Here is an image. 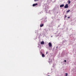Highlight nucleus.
Masks as SVG:
<instances>
[{
	"instance_id": "423d86ee",
	"label": "nucleus",
	"mask_w": 76,
	"mask_h": 76,
	"mask_svg": "<svg viewBox=\"0 0 76 76\" xmlns=\"http://www.w3.org/2000/svg\"><path fill=\"white\" fill-rule=\"evenodd\" d=\"M44 26L43 24H41L40 25V27H42V26Z\"/></svg>"
},
{
	"instance_id": "f03ea898",
	"label": "nucleus",
	"mask_w": 76,
	"mask_h": 76,
	"mask_svg": "<svg viewBox=\"0 0 76 76\" xmlns=\"http://www.w3.org/2000/svg\"><path fill=\"white\" fill-rule=\"evenodd\" d=\"M41 53L42 54V57H45V55H44V54H43L42 53V52H41Z\"/></svg>"
},
{
	"instance_id": "0eeeda50",
	"label": "nucleus",
	"mask_w": 76,
	"mask_h": 76,
	"mask_svg": "<svg viewBox=\"0 0 76 76\" xmlns=\"http://www.w3.org/2000/svg\"><path fill=\"white\" fill-rule=\"evenodd\" d=\"M64 7V4H62L60 5V7Z\"/></svg>"
},
{
	"instance_id": "39448f33",
	"label": "nucleus",
	"mask_w": 76,
	"mask_h": 76,
	"mask_svg": "<svg viewBox=\"0 0 76 76\" xmlns=\"http://www.w3.org/2000/svg\"><path fill=\"white\" fill-rule=\"evenodd\" d=\"M42 45V44H44V41H42L40 43Z\"/></svg>"
},
{
	"instance_id": "9d476101",
	"label": "nucleus",
	"mask_w": 76,
	"mask_h": 76,
	"mask_svg": "<svg viewBox=\"0 0 76 76\" xmlns=\"http://www.w3.org/2000/svg\"><path fill=\"white\" fill-rule=\"evenodd\" d=\"M34 1H39V0H34Z\"/></svg>"
},
{
	"instance_id": "2eb2a0df",
	"label": "nucleus",
	"mask_w": 76,
	"mask_h": 76,
	"mask_svg": "<svg viewBox=\"0 0 76 76\" xmlns=\"http://www.w3.org/2000/svg\"><path fill=\"white\" fill-rule=\"evenodd\" d=\"M67 18H68V19L70 18V17H67Z\"/></svg>"
},
{
	"instance_id": "1a4fd4ad",
	"label": "nucleus",
	"mask_w": 76,
	"mask_h": 76,
	"mask_svg": "<svg viewBox=\"0 0 76 76\" xmlns=\"http://www.w3.org/2000/svg\"><path fill=\"white\" fill-rule=\"evenodd\" d=\"M68 3L69 4H70V1H68Z\"/></svg>"
},
{
	"instance_id": "f257e3e1",
	"label": "nucleus",
	"mask_w": 76,
	"mask_h": 76,
	"mask_svg": "<svg viewBox=\"0 0 76 76\" xmlns=\"http://www.w3.org/2000/svg\"><path fill=\"white\" fill-rule=\"evenodd\" d=\"M48 45H49V47H52V45H51V43L50 42H49V43Z\"/></svg>"
},
{
	"instance_id": "f8f14e48",
	"label": "nucleus",
	"mask_w": 76,
	"mask_h": 76,
	"mask_svg": "<svg viewBox=\"0 0 76 76\" xmlns=\"http://www.w3.org/2000/svg\"><path fill=\"white\" fill-rule=\"evenodd\" d=\"M65 18H67V15H66L65 16Z\"/></svg>"
},
{
	"instance_id": "dca6fc26",
	"label": "nucleus",
	"mask_w": 76,
	"mask_h": 76,
	"mask_svg": "<svg viewBox=\"0 0 76 76\" xmlns=\"http://www.w3.org/2000/svg\"><path fill=\"white\" fill-rule=\"evenodd\" d=\"M58 47H57L56 48H57Z\"/></svg>"
},
{
	"instance_id": "ddd939ff",
	"label": "nucleus",
	"mask_w": 76,
	"mask_h": 76,
	"mask_svg": "<svg viewBox=\"0 0 76 76\" xmlns=\"http://www.w3.org/2000/svg\"><path fill=\"white\" fill-rule=\"evenodd\" d=\"M46 54H48V52H46Z\"/></svg>"
},
{
	"instance_id": "20e7f679",
	"label": "nucleus",
	"mask_w": 76,
	"mask_h": 76,
	"mask_svg": "<svg viewBox=\"0 0 76 76\" xmlns=\"http://www.w3.org/2000/svg\"><path fill=\"white\" fill-rule=\"evenodd\" d=\"M37 5H38V4H33V7H34V6H37Z\"/></svg>"
},
{
	"instance_id": "6e6552de",
	"label": "nucleus",
	"mask_w": 76,
	"mask_h": 76,
	"mask_svg": "<svg viewBox=\"0 0 76 76\" xmlns=\"http://www.w3.org/2000/svg\"><path fill=\"white\" fill-rule=\"evenodd\" d=\"M70 10H68L66 11V12H67V13H69V12H70Z\"/></svg>"
},
{
	"instance_id": "7ed1b4c3",
	"label": "nucleus",
	"mask_w": 76,
	"mask_h": 76,
	"mask_svg": "<svg viewBox=\"0 0 76 76\" xmlns=\"http://www.w3.org/2000/svg\"><path fill=\"white\" fill-rule=\"evenodd\" d=\"M64 7L65 8H67V7H68V4H66L64 6Z\"/></svg>"
},
{
	"instance_id": "9b49d317",
	"label": "nucleus",
	"mask_w": 76,
	"mask_h": 76,
	"mask_svg": "<svg viewBox=\"0 0 76 76\" xmlns=\"http://www.w3.org/2000/svg\"><path fill=\"white\" fill-rule=\"evenodd\" d=\"M65 74L66 75V76H67V75H68V74H67V73H66Z\"/></svg>"
},
{
	"instance_id": "4468645a",
	"label": "nucleus",
	"mask_w": 76,
	"mask_h": 76,
	"mask_svg": "<svg viewBox=\"0 0 76 76\" xmlns=\"http://www.w3.org/2000/svg\"><path fill=\"white\" fill-rule=\"evenodd\" d=\"M64 62H66V60H64Z\"/></svg>"
}]
</instances>
